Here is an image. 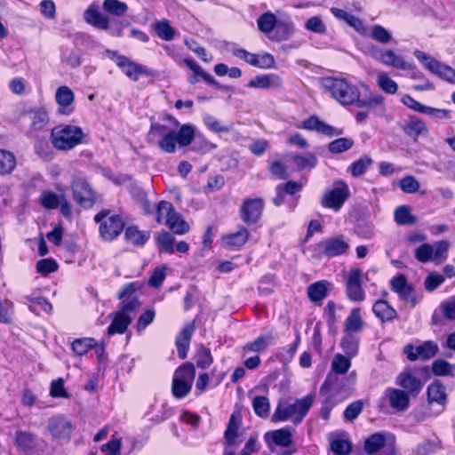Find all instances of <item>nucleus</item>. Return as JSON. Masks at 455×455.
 <instances>
[{
	"label": "nucleus",
	"instance_id": "nucleus-22",
	"mask_svg": "<svg viewBox=\"0 0 455 455\" xmlns=\"http://www.w3.org/2000/svg\"><path fill=\"white\" fill-rule=\"evenodd\" d=\"M299 127L308 131H314L328 137L339 136L343 133L342 129L336 128L323 122L316 116H312L304 120Z\"/></svg>",
	"mask_w": 455,
	"mask_h": 455
},
{
	"label": "nucleus",
	"instance_id": "nucleus-27",
	"mask_svg": "<svg viewBox=\"0 0 455 455\" xmlns=\"http://www.w3.org/2000/svg\"><path fill=\"white\" fill-rule=\"evenodd\" d=\"M26 116L31 122L28 130V133L29 134L43 130L49 123L48 113L46 109L42 107L27 111Z\"/></svg>",
	"mask_w": 455,
	"mask_h": 455
},
{
	"label": "nucleus",
	"instance_id": "nucleus-33",
	"mask_svg": "<svg viewBox=\"0 0 455 455\" xmlns=\"http://www.w3.org/2000/svg\"><path fill=\"white\" fill-rule=\"evenodd\" d=\"M372 312L382 323L391 322L398 316L396 310L384 299H379L373 304Z\"/></svg>",
	"mask_w": 455,
	"mask_h": 455
},
{
	"label": "nucleus",
	"instance_id": "nucleus-14",
	"mask_svg": "<svg viewBox=\"0 0 455 455\" xmlns=\"http://www.w3.org/2000/svg\"><path fill=\"white\" fill-rule=\"evenodd\" d=\"M362 270L352 268L347 274L346 280V294L351 301L361 302L365 299V292L362 287Z\"/></svg>",
	"mask_w": 455,
	"mask_h": 455
},
{
	"label": "nucleus",
	"instance_id": "nucleus-24",
	"mask_svg": "<svg viewBox=\"0 0 455 455\" xmlns=\"http://www.w3.org/2000/svg\"><path fill=\"white\" fill-rule=\"evenodd\" d=\"M196 330L195 323L186 324L176 337L175 345L180 359H186L190 347L193 333Z\"/></svg>",
	"mask_w": 455,
	"mask_h": 455
},
{
	"label": "nucleus",
	"instance_id": "nucleus-55",
	"mask_svg": "<svg viewBox=\"0 0 455 455\" xmlns=\"http://www.w3.org/2000/svg\"><path fill=\"white\" fill-rule=\"evenodd\" d=\"M373 161L370 156H364L360 159L353 162L349 165L347 171L351 173L353 177H359L366 172V171L371 165Z\"/></svg>",
	"mask_w": 455,
	"mask_h": 455
},
{
	"label": "nucleus",
	"instance_id": "nucleus-52",
	"mask_svg": "<svg viewBox=\"0 0 455 455\" xmlns=\"http://www.w3.org/2000/svg\"><path fill=\"white\" fill-rule=\"evenodd\" d=\"M240 427V422L236 419L235 416L232 414L229 418L228 427L224 433V438L226 444L233 446L235 443V440L238 436V429Z\"/></svg>",
	"mask_w": 455,
	"mask_h": 455
},
{
	"label": "nucleus",
	"instance_id": "nucleus-50",
	"mask_svg": "<svg viewBox=\"0 0 455 455\" xmlns=\"http://www.w3.org/2000/svg\"><path fill=\"white\" fill-rule=\"evenodd\" d=\"M156 245L160 252L172 254L174 252V237L167 231H161L156 236Z\"/></svg>",
	"mask_w": 455,
	"mask_h": 455
},
{
	"label": "nucleus",
	"instance_id": "nucleus-59",
	"mask_svg": "<svg viewBox=\"0 0 455 455\" xmlns=\"http://www.w3.org/2000/svg\"><path fill=\"white\" fill-rule=\"evenodd\" d=\"M155 144H156L160 149L165 153H174L176 151V145L178 144L176 139V130L172 131L169 134H166V136L158 140Z\"/></svg>",
	"mask_w": 455,
	"mask_h": 455
},
{
	"label": "nucleus",
	"instance_id": "nucleus-35",
	"mask_svg": "<svg viewBox=\"0 0 455 455\" xmlns=\"http://www.w3.org/2000/svg\"><path fill=\"white\" fill-rule=\"evenodd\" d=\"M364 323L361 316V310L359 307H355L350 311L344 323L345 333H357L363 329Z\"/></svg>",
	"mask_w": 455,
	"mask_h": 455
},
{
	"label": "nucleus",
	"instance_id": "nucleus-43",
	"mask_svg": "<svg viewBox=\"0 0 455 455\" xmlns=\"http://www.w3.org/2000/svg\"><path fill=\"white\" fill-rule=\"evenodd\" d=\"M394 218L395 221L401 226L413 225L418 220L417 217L411 214L408 205L398 206L395 210Z\"/></svg>",
	"mask_w": 455,
	"mask_h": 455
},
{
	"label": "nucleus",
	"instance_id": "nucleus-36",
	"mask_svg": "<svg viewBox=\"0 0 455 455\" xmlns=\"http://www.w3.org/2000/svg\"><path fill=\"white\" fill-rule=\"evenodd\" d=\"M153 28L157 36L164 41H172L178 34L177 29L172 28L170 20L166 19L156 20Z\"/></svg>",
	"mask_w": 455,
	"mask_h": 455
},
{
	"label": "nucleus",
	"instance_id": "nucleus-45",
	"mask_svg": "<svg viewBox=\"0 0 455 455\" xmlns=\"http://www.w3.org/2000/svg\"><path fill=\"white\" fill-rule=\"evenodd\" d=\"M385 98L380 93L378 92H371L367 97L363 99H360L355 101V104L357 108H375L378 107H381L384 105Z\"/></svg>",
	"mask_w": 455,
	"mask_h": 455
},
{
	"label": "nucleus",
	"instance_id": "nucleus-32",
	"mask_svg": "<svg viewBox=\"0 0 455 455\" xmlns=\"http://www.w3.org/2000/svg\"><path fill=\"white\" fill-rule=\"evenodd\" d=\"M249 235L247 228L240 225L237 231L223 235L222 241L229 248L239 249L247 242Z\"/></svg>",
	"mask_w": 455,
	"mask_h": 455
},
{
	"label": "nucleus",
	"instance_id": "nucleus-23",
	"mask_svg": "<svg viewBox=\"0 0 455 455\" xmlns=\"http://www.w3.org/2000/svg\"><path fill=\"white\" fill-rule=\"evenodd\" d=\"M55 100L59 106L60 115L69 116L74 112L75 94L68 86L62 85L56 90Z\"/></svg>",
	"mask_w": 455,
	"mask_h": 455
},
{
	"label": "nucleus",
	"instance_id": "nucleus-12",
	"mask_svg": "<svg viewBox=\"0 0 455 455\" xmlns=\"http://www.w3.org/2000/svg\"><path fill=\"white\" fill-rule=\"evenodd\" d=\"M315 246V250L318 253L327 258H333L345 254L349 250V243L342 235L335 237L324 238Z\"/></svg>",
	"mask_w": 455,
	"mask_h": 455
},
{
	"label": "nucleus",
	"instance_id": "nucleus-64",
	"mask_svg": "<svg viewBox=\"0 0 455 455\" xmlns=\"http://www.w3.org/2000/svg\"><path fill=\"white\" fill-rule=\"evenodd\" d=\"M432 246L434 248L433 261L440 263L445 260L448 256L450 243L447 240H441Z\"/></svg>",
	"mask_w": 455,
	"mask_h": 455
},
{
	"label": "nucleus",
	"instance_id": "nucleus-56",
	"mask_svg": "<svg viewBox=\"0 0 455 455\" xmlns=\"http://www.w3.org/2000/svg\"><path fill=\"white\" fill-rule=\"evenodd\" d=\"M378 86L387 94H395L398 90V84L391 79L387 73L380 72L377 76Z\"/></svg>",
	"mask_w": 455,
	"mask_h": 455
},
{
	"label": "nucleus",
	"instance_id": "nucleus-61",
	"mask_svg": "<svg viewBox=\"0 0 455 455\" xmlns=\"http://www.w3.org/2000/svg\"><path fill=\"white\" fill-rule=\"evenodd\" d=\"M453 370L455 365L443 359L435 360L432 363V371L435 376H452Z\"/></svg>",
	"mask_w": 455,
	"mask_h": 455
},
{
	"label": "nucleus",
	"instance_id": "nucleus-60",
	"mask_svg": "<svg viewBox=\"0 0 455 455\" xmlns=\"http://www.w3.org/2000/svg\"><path fill=\"white\" fill-rule=\"evenodd\" d=\"M353 146V140L348 138H339L328 144V150L332 154H340L349 150Z\"/></svg>",
	"mask_w": 455,
	"mask_h": 455
},
{
	"label": "nucleus",
	"instance_id": "nucleus-9",
	"mask_svg": "<svg viewBox=\"0 0 455 455\" xmlns=\"http://www.w3.org/2000/svg\"><path fill=\"white\" fill-rule=\"evenodd\" d=\"M73 199L84 209L92 208L96 202V194L89 182L83 177L76 176L71 181Z\"/></svg>",
	"mask_w": 455,
	"mask_h": 455
},
{
	"label": "nucleus",
	"instance_id": "nucleus-10",
	"mask_svg": "<svg viewBox=\"0 0 455 455\" xmlns=\"http://www.w3.org/2000/svg\"><path fill=\"white\" fill-rule=\"evenodd\" d=\"M414 56L421 61L431 73L438 76L446 82L455 84V69L453 68L440 62L432 56L419 50L414 52Z\"/></svg>",
	"mask_w": 455,
	"mask_h": 455
},
{
	"label": "nucleus",
	"instance_id": "nucleus-13",
	"mask_svg": "<svg viewBox=\"0 0 455 455\" xmlns=\"http://www.w3.org/2000/svg\"><path fill=\"white\" fill-rule=\"evenodd\" d=\"M112 59L115 60L118 68L132 80L138 81L140 76H152L153 72L147 67L131 60L124 55H119L111 52Z\"/></svg>",
	"mask_w": 455,
	"mask_h": 455
},
{
	"label": "nucleus",
	"instance_id": "nucleus-29",
	"mask_svg": "<svg viewBox=\"0 0 455 455\" xmlns=\"http://www.w3.org/2000/svg\"><path fill=\"white\" fill-rule=\"evenodd\" d=\"M84 20L98 28L107 29L109 26V18L103 15L97 5L92 4L84 13Z\"/></svg>",
	"mask_w": 455,
	"mask_h": 455
},
{
	"label": "nucleus",
	"instance_id": "nucleus-17",
	"mask_svg": "<svg viewBox=\"0 0 455 455\" xmlns=\"http://www.w3.org/2000/svg\"><path fill=\"white\" fill-rule=\"evenodd\" d=\"M73 428L71 422L63 416L52 417L47 424V429L52 438L61 442L69 441Z\"/></svg>",
	"mask_w": 455,
	"mask_h": 455
},
{
	"label": "nucleus",
	"instance_id": "nucleus-8",
	"mask_svg": "<svg viewBox=\"0 0 455 455\" xmlns=\"http://www.w3.org/2000/svg\"><path fill=\"white\" fill-rule=\"evenodd\" d=\"M349 196L350 190L347 184L343 180H338L334 181L333 188L322 197L321 205L337 212Z\"/></svg>",
	"mask_w": 455,
	"mask_h": 455
},
{
	"label": "nucleus",
	"instance_id": "nucleus-53",
	"mask_svg": "<svg viewBox=\"0 0 455 455\" xmlns=\"http://www.w3.org/2000/svg\"><path fill=\"white\" fill-rule=\"evenodd\" d=\"M176 130V139L180 147H187L191 144L195 137V129L191 124H183Z\"/></svg>",
	"mask_w": 455,
	"mask_h": 455
},
{
	"label": "nucleus",
	"instance_id": "nucleus-15",
	"mask_svg": "<svg viewBox=\"0 0 455 455\" xmlns=\"http://www.w3.org/2000/svg\"><path fill=\"white\" fill-rule=\"evenodd\" d=\"M395 383L411 395H418L424 386L420 379V370L418 369H406L402 371L397 376Z\"/></svg>",
	"mask_w": 455,
	"mask_h": 455
},
{
	"label": "nucleus",
	"instance_id": "nucleus-44",
	"mask_svg": "<svg viewBox=\"0 0 455 455\" xmlns=\"http://www.w3.org/2000/svg\"><path fill=\"white\" fill-rule=\"evenodd\" d=\"M351 358L347 355L337 354L331 362V370L329 373L337 375H345L351 367Z\"/></svg>",
	"mask_w": 455,
	"mask_h": 455
},
{
	"label": "nucleus",
	"instance_id": "nucleus-7",
	"mask_svg": "<svg viewBox=\"0 0 455 455\" xmlns=\"http://www.w3.org/2000/svg\"><path fill=\"white\" fill-rule=\"evenodd\" d=\"M108 211L103 210L94 216V221L100 224L99 232L105 241H113L124 228V221L119 215L108 217Z\"/></svg>",
	"mask_w": 455,
	"mask_h": 455
},
{
	"label": "nucleus",
	"instance_id": "nucleus-6",
	"mask_svg": "<svg viewBox=\"0 0 455 455\" xmlns=\"http://www.w3.org/2000/svg\"><path fill=\"white\" fill-rule=\"evenodd\" d=\"M366 49L365 52L369 56L385 66L402 70H411L415 68L413 63L406 61L403 56L396 54L392 49H384L376 44H371Z\"/></svg>",
	"mask_w": 455,
	"mask_h": 455
},
{
	"label": "nucleus",
	"instance_id": "nucleus-57",
	"mask_svg": "<svg viewBox=\"0 0 455 455\" xmlns=\"http://www.w3.org/2000/svg\"><path fill=\"white\" fill-rule=\"evenodd\" d=\"M370 36L372 40L387 44L393 39L392 34L381 25H373L371 28Z\"/></svg>",
	"mask_w": 455,
	"mask_h": 455
},
{
	"label": "nucleus",
	"instance_id": "nucleus-18",
	"mask_svg": "<svg viewBox=\"0 0 455 455\" xmlns=\"http://www.w3.org/2000/svg\"><path fill=\"white\" fill-rule=\"evenodd\" d=\"M355 374L353 372L348 377H344L334 374L328 373L322 387L321 392L323 390L332 391L335 393H341L344 391H348L351 387L355 384Z\"/></svg>",
	"mask_w": 455,
	"mask_h": 455
},
{
	"label": "nucleus",
	"instance_id": "nucleus-34",
	"mask_svg": "<svg viewBox=\"0 0 455 455\" xmlns=\"http://www.w3.org/2000/svg\"><path fill=\"white\" fill-rule=\"evenodd\" d=\"M403 131L415 140L420 135H427L428 132L426 124L416 116H410L408 122L403 127Z\"/></svg>",
	"mask_w": 455,
	"mask_h": 455
},
{
	"label": "nucleus",
	"instance_id": "nucleus-19",
	"mask_svg": "<svg viewBox=\"0 0 455 455\" xmlns=\"http://www.w3.org/2000/svg\"><path fill=\"white\" fill-rule=\"evenodd\" d=\"M167 124L152 123L149 132L148 133V141L150 143H156L158 140L171 133L172 131L177 130L180 124L172 116L166 115L164 119Z\"/></svg>",
	"mask_w": 455,
	"mask_h": 455
},
{
	"label": "nucleus",
	"instance_id": "nucleus-40",
	"mask_svg": "<svg viewBox=\"0 0 455 455\" xmlns=\"http://www.w3.org/2000/svg\"><path fill=\"white\" fill-rule=\"evenodd\" d=\"M273 340L272 333L259 335L254 341L245 344L243 349L244 352L261 353L272 344Z\"/></svg>",
	"mask_w": 455,
	"mask_h": 455
},
{
	"label": "nucleus",
	"instance_id": "nucleus-21",
	"mask_svg": "<svg viewBox=\"0 0 455 455\" xmlns=\"http://www.w3.org/2000/svg\"><path fill=\"white\" fill-rule=\"evenodd\" d=\"M183 63L193 71V75L188 76V81L190 84L194 85L199 82L198 77H201L205 83L214 86L217 89H223V86L210 74L205 72L203 68L193 59L186 58Z\"/></svg>",
	"mask_w": 455,
	"mask_h": 455
},
{
	"label": "nucleus",
	"instance_id": "nucleus-16",
	"mask_svg": "<svg viewBox=\"0 0 455 455\" xmlns=\"http://www.w3.org/2000/svg\"><path fill=\"white\" fill-rule=\"evenodd\" d=\"M233 55L256 68H271L275 66V59L273 55L267 52L256 54L239 48L233 51Z\"/></svg>",
	"mask_w": 455,
	"mask_h": 455
},
{
	"label": "nucleus",
	"instance_id": "nucleus-1",
	"mask_svg": "<svg viewBox=\"0 0 455 455\" xmlns=\"http://www.w3.org/2000/svg\"><path fill=\"white\" fill-rule=\"evenodd\" d=\"M141 285L137 282L125 284L118 292L117 298L122 301L118 305L117 311L114 313L113 320L108 327V335L123 334L132 322L131 313L140 308L141 303L136 295Z\"/></svg>",
	"mask_w": 455,
	"mask_h": 455
},
{
	"label": "nucleus",
	"instance_id": "nucleus-5",
	"mask_svg": "<svg viewBox=\"0 0 455 455\" xmlns=\"http://www.w3.org/2000/svg\"><path fill=\"white\" fill-rule=\"evenodd\" d=\"M195 376L196 370L192 363L186 362L176 369L172 384V393L175 398H184L191 391Z\"/></svg>",
	"mask_w": 455,
	"mask_h": 455
},
{
	"label": "nucleus",
	"instance_id": "nucleus-20",
	"mask_svg": "<svg viewBox=\"0 0 455 455\" xmlns=\"http://www.w3.org/2000/svg\"><path fill=\"white\" fill-rule=\"evenodd\" d=\"M403 352L411 362L418 359L427 360L437 354L438 346L433 341H425L417 347L408 344L404 347Z\"/></svg>",
	"mask_w": 455,
	"mask_h": 455
},
{
	"label": "nucleus",
	"instance_id": "nucleus-54",
	"mask_svg": "<svg viewBox=\"0 0 455 455\" xmlns=\"http://www.w3.org/2000/svg\"><path fill=\"white\" fill-rule=\"evenodd\" d=\"M292 160L299 170L313 169L318 163L316 156L313 153L294 155Z\"/></svg>",
	"mask_w": 455,
	"mask_h": 455
},
{
	"label": "nucleus",
	"instance_id": "nucleus-51",
	"mask_svg": "<svg viewBox=\"0 0 455 455\" xmlns=\"http://www.w3.org/2000/svg\"><path fill=\"white\" fill-rule=\"evenodd\" d=\"M338 306L333 300H329L323 309V317L325 318L326 323L330 331H335L336 325L339 322V318L336 315V309ZM339 309H342V306H339Z\"/></svg>",
	"mask_w": 455,
	"mask_h": 455
},
{
	"label": "nucleus",
	"instance_id": "nucleus-11",
	"mask_svg": "<svg viewBox=\"0 0 455 455\" xmlns=\"http://www.w3.org/2000/svg\"><path fill=\"white\" fill-rule=\"evenodd\" d=\"M264 208L265 202L261 197H246L239 208L240 219L247 226L254 225L261 219Z\"/></svg>",
	"mask_w": 455,
	"mask_h": 455
},
{
	"label": "nucleus",
	"instance_id": "nucleus-39",
	"mask_svg": "<svg viewBox=\"0 0 455 455\" xmlns=\"http://www.w3.org/2000/svg\"><path fill=\"white\" fill-rule=\"evenodd\" d=\"M125 239L135 246H142L150 237L148 231H140L137 226H130L124 232Z\"/></svg>",
	"mask_w": 455,
	"mask_h": 455
},
{
	"label": "nucleus",
	"instance_id": "nucleus-48",
	"mask_svg": "<svg viewBox=\"0 0 455 455\" xmlns=\"http://www.w3.org/2000/svg\"><path fill=\"white\" fill-rule=\"evenodd\" d=\"M16 166L15 156L7 150L0 149V174L11 173Z\"/></svg>",
	"mask_w": 455,
	"mask_h": 455
},
{
	"label": "nucleus",
	"instance_id": "nucleus-49",
	"mask_svg": "<svg viewBox=\"0 0 455 455\" xmlns=\"http://www.w3.org/2000/svg\"><path fill=\"white\" fill-rule=\"evenodd\" d=\"M102 8L106 12L116 17L124 15L128 11V5L119 0H104Z\"/></svg>",
	"mask_w": 455,
	"mask_h": 455
},
{
	"label": "nucleus",
	"instance_id": "nucleus-3",
	"mask_svg": "<svg viewBox=\"0 0 455 455\" xmlns=\"http://www.w3.org/2000/svg\"><path fill=\"white\" fill-rule=\"evenodd\" d=\"M86 134L82 128L76 125L62 124L51 132V141L58 150H70L84 142Z\"/></svg>",
	"mask_w": 455,
	"mask_h": 455
},
{
	"label": "nucleus",
	"instance_id": "nucleus-4",
	"mask_svg": "<svg viewBox=\"0 0 455 455\" xmlns=\"http://www.w3.org/2000/svg\"><path fill=\"white\" fill-rule=\"evenodd\" d=\"M323 86L344 106L354 105L360 96L358 88L343 78L325 77L323 79Z\"/></svg>",
	"mask_w": 455,
	"mask_h": 455
},
{
	"label": "nucleus",
	"instance_id": "nucleus-31",
	"mask_svg": "<svg viewBox=\"0 0 455 455\" xmlns=\"http://www.w3.org/2000/svg\"><path fill=\"white\" fill-rule=\"evenodd\" d=\"M281 84L282 80L279 76L275 74H265L253 77L250 80L247 86L250 88L268 89L271 87H279Z\"/></svg>",
	"mask_w": 455,
	"mask_h": 455
},
{
	"label": "nucleus",
	"instance_id": "nucleus-26",
	"mask_svg": "<svg viewBox=\"0 0 455 455\" xmlns=\"http://www.w3.org/2000/svg\"><path fill=\"white\" fill-rule=\"evenodd\" d=\"M295 32L294 23L290 16L277 20L275 32L268 38L272 41L281 42L289 40Z\"/></svg>",
	"mask_w": 455,
	"mask_h": 455
},
{
	"label": "nucleus",
	"instance_id": "nucleus-37",
	"mask_svg": "<svg viewBox=\"0 0 455 455\" xmlns=\"http://www.w3.org/2000/svg\"><path fill=\"white\" fill-rule=\"evenodd\" d=\"M327 281H318L308 285L307 293L310 301L321 303L328 296Z\"/></svg>",
	"mask_w": 455,
	"mask_h": 455
},
{
	"label": "nucleus",
	"instance_id": "nucleus-41",
	"mask_svg": "<svg viewBox=\"0 0 455 455\" xmlns=\"http://www.w3.org/2000/svg\"><path fill=\"white\" fill-rule=\"evenodd\" d=\"M386 444V437L383 433L378 432L371 435L365 441L363 449L368 454H374L380 451Z\"/></svg>",
	"mask_w": 455,
	"mask_h": 455
},
{
	"label": "nucleus",
	"instance_id": "nucleus-58",
	"mask_svg": "<svg viewBox=\"0 0 455 455\" xmlns=\"http://www.w3.org/2000/svg\"><path fill=\"white\" fill-rule=\"evenodd\" d=\"M196 366L200 369H207L213 362L211 350L201 345L195 356Z\"/></svg>",
	"mask_w": 455,
	"mask_h": 455
},
{
	"label": "nucleus",
	"instance_id": "nucleus-46",
	"mask_svg": "<svg viewBox=\"0 0 455 455\" xmlns=\"http://www.w3.org/2000/svg\"><path fill=\"white\" fill-rule=\"evenodd\" d=\"M359 339L352 333H345L340 341L345 355L348 357H354L358 352Z\"/></svg>",
	"mask_w": 455,
	"mask_h": 455
},
{
	"label": "nucleus",
	"instance_id": "nucleus-2",
	"mask_svg": "<svg viewBox=\"0 0 455 455\" xmlns=\"http://www.w3.org/2000/svg\"><path fill=\"white\" fill-rule=\"evenodd\" d=\"M315 395H307L293 403L281 400L272 416L275 422L291 420L294 425L301 423L314 403Z\"/></svg>",
	"mask_w": 455,
	"mask_h": 455
},
{
	"label": "nucleus",
	"instance_id": "nucleus-62",
	"mask_svg": "<svg viewBox=\"0 0 455 455\" xmlns=\"http://www.w3.org/2000/svg\"><path fill=\"white\" fill-rule=\"evenodd\" d=\"M96 345V342L92 338H83L76 339L71 347L74 353L77 355H85L92 347Z\"/></svg>",
	"mask_w": 455,
	"mask_h": 455
},
{
	"label": "nucleus",
	"instance_id": "nucleus-42",
	"mask_svg": "<svg viewBox=\"0 0 455 455\" xmlns=\"http://www.w3.org/2000/svg\"><path fill=\"white\" fill-rule=\"evenodd\" d=\"M15 443L20 450L29 451L36 447V437L32 433L19 431L16 433Z\"/></svg>",
	"mask_w": 455,
	"mask_h": 455
},
{
	"label": "nucleus",
	"instance_id": "nucleus-63",
	"mask_svg": "<svg viewBox=\"0 0 455 455\" xmlns=\"http://www.w3.org/2000/svg\"><path fill=\"white\" fill-rule=\"evenodd\" d=\"M252 407L257 416L266 418L268 415L270 405L266 396H255L252 401Z\"/></svg>",
	"mask_w": 455,
	"mask_h": 455
},
{
	"label": "nucleus",
	"instance_id": "nucleus-30",
	"mask_svg": "<svg viewBox=\"0 0 455 455\" xmlns=\"http://www.w3.org/2000/svg\"><path fill=\"white\" fill-rule=\"evenodd\" d=\"M427 401L430 404L435 403L442 406V411L447 402V395L445 393V387L439 380L431 383L427 390Z\"/></svg>",
	"mask_w": 455,
	"mask_h": 455
},
{
	"label": "nucleus",
	"instance_id": "nucleus-28",
	"mask_svg": "<svg viewBox=\"0 0 455 455\" xmlns=\"http://www.w3.org/2000/svg\"><path fill=\"white\" fill-rule=\"evenodd\" d=\"M387 395L390 406L398 411H405L410 405V395L404 390L388 388L387 389Z\"/></svg>",
	"mask_w": 455,
	"mask_h": 455
},
{
	"label": "nucleus",
	"instance_id": "nucleus-25",
	"mask_svg": "<svg viewBox=\"0 0 455 455\" xmlns=\"http://www.w3.org/2000/svg\"><path fill=\"white\" fill-rule=\"evenodd\" d=\"M267 443L272 442L276 446L287 448L292 444L293 434L292 429L285 427L280 429L267 432L265 434Z\"/></svg>",
	"mask_w": 455,
	"mask_h": 455
},
{
	"label": "nucleus",
	"instance_id": "nucleus-47",
	"mask_svg": "<svg viewBox=\"0 0 455 455\" xmlns=\"http://www.w3.org/2000/svg\"><path fill=\"white\" fill-rule=\"evenodd\" d=\"M34 150L36 156L45 162L52 160L54 152L45 139H37L34 144Z\"/></svg>",
	"mask_w": 455,
	"mask_h": 455
},
{
	"label": "nucleus",
	"instance_id": "nucleus-38",
	"mask_svg": "<svg viewBox=\"0 0 455 455\" xmlns=\"http://www.w3.org/2000/svg\"><path fill=\"white\" fill-rule=\"evenodd\" d=\"M277 18L276 16L271 12L270 11L266 12L259 16L257 19V26L258 29L268 36H271L270 34L274 32L276 24H277Z\"/></svg>",
	"mask_w": 455,
	"mask_h": 455
}]
</instances>
